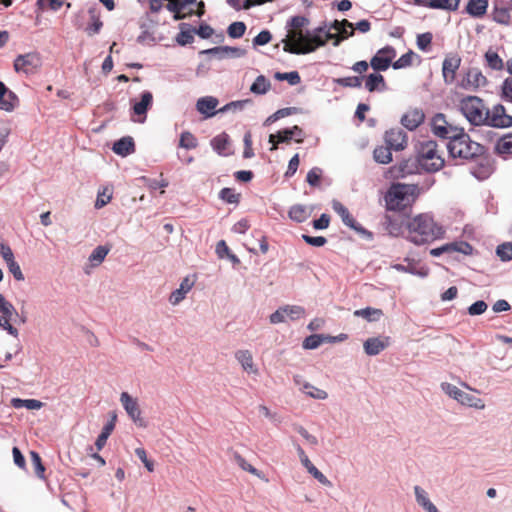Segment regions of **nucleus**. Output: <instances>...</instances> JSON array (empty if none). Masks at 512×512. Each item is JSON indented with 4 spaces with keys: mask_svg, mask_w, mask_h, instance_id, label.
I'll return each instance as SVG.
<instances>
[{
    "mask_svg": "<svg viewBox=\"0 0 512 512\" xmlns=\"http://www.w3.org/2000/svg\"><path fill=\"white\" fill-rule=\"evenodd\" d=\"M88 13H89V16H90V21L91 23H89L85 29V31L87 32V34L89 36H93L95 34H98L100 32V30L102 29L103 27V22L100 18V13L99 11L92 7L88 10Z\"/></svg>",
    "mask_w": 512,
    "mask_h": 512,
    "instance_id": "obj_32",
    "label": "nucleus"
},
{
    "mask_svg": "<svg viewBox=\"0 0 512 512\" xmlns=\"http://www.w3.org/2000/svg\"><path fill=\"white\" fill-rule=\"evenodd\" d=\"M501 98L512 103V77L506 78L501 85Z\"/></svg>",
    "mask_w": 512,
    "mask_h": 512,
    "instance_id": "obj_59",
    "label": "nucleus"
},
{
    "mask_svg": "<svg viewBox=\"0 0 512 512\" xmlns=\"http://www.w3.org/2000/svg\"><path fill=\"white\" fill-rule=\"evenodd\" d=\"M497 255L503 261H509L512 259V243H503L497 247Z\"/></svg>",
    "mask_w": 512,
    "mask_h": 512,
    "instance_id": "obj_60",
    "label": "nucleus"
},
{
    "mask_svg": "<svg viewBox=\"0 0 512 512\" xmlns=\"http://www.w3.org/2000/svg\"><path fill=\"white\" fill-rule=\"evenodd\" d=\"M493 19L498 23L508 24L510 21V13L504 7H496L493 12Z\"/></svg>",
    "mask_w": 512,
    "mask_h": 512,
    "instance_id": "obj_61",
    "label": "nucleus"
},
{
    "mask_svg": "<svg viewBox=\"0 0 512 512\" xmlns=\"http://www.w3.org/2000/svg\"><path fill=\"white\" fill-rule=\"evenodd\" d=\"M333 209L334 211L341 217L343 223L348 226L349 228L359 232V233H366V230L359 225L353 216L350 214L349 210L339 201L333 202Z\"/></svg>",
    "mask_w": 512,
    "mask_h": 512,
    "instance_id": "obj_23",
    "label": "nucleus"
},
{
    "mask_svg": "<svg viewBox=\"0 0 512 512\" xmlns=\"http://www.w3.org/2000/svg\"><path fill=\"white\" fill-rule=\"evenodd\" d=\"M12 405L15 408L26 407L29 410H38V409L42 408L44 404L41 401L36 400V399L23 400V399L15 398L12 400Z\"/></svg>",
    "mask_w": 512,
    "mask_h": 512,
    "instance_id": "obj_45",
    "label": "nucleus"
},
{
    "mask_svg": "<svg viewBox=\"0 0 512 512\" xmlns=\"http://www.w3.org/2000/svg\"><path fill=\"white\" fill-rule=\"evenodd\" d=\"M303 391L306 395H308L309 397H311L313 399L324 400L328 397V394L326 391L319 389L317 387H314L313 385H311L309 383H305L303 385Z\"/></svg>",
    "mask_w": 512,
    "mask_h": 512,
    "instance_id": "obj_48",
    "label": "nucleus"
},
{
    "mask_svg": "<svg viewBox=\"0 0 512 512\" xmlns=\"http://www.w3.org/2000/svg\"><path fill=\"white\" fill-rule=\"evenodd\" d=\"M18 105L19 98L17 95L0 81V109L6 112H12Z\"/></svg>",
    "mask_w": 512,
    "mask_h": 512,
    "instance_id": "obj_21",
    "label": "nucleus"
},
{
    "mask_svg": "<svg viewBox=\"0 0 512 512\" xmlns=\"http://www.w3.org/2000/svg\"><path fill=\"white\" fill-rule=\"evenodd\" d=\"M112 149L118 155L127 156L134 152L135 144L132 137H123L114 143Z\"/></svg>",
    "mask_w": 512,
    "mask_h": 512,
    "instance_id": "obj_31",
    "label": "nucleus"
},
{
    "mask_svg": "<svg viewBox=\"0 0 512 512\" xmlns=\"http://www.w3.org/2000/svg\"><path fill=\"white\" fill-rule=\"evenodd\" d=\"M294 132L302 134V129L295 125L292 128L278 131L276 134H270L269 142L272 144L271 150H276L279 143H289L294 138Z\"/></svg>",
    "mask_w": 512,
    "mask_h": 512,
    "instance_id": "obj_24",
    "label": "nucleus"
},
{
    "mask_svg": "<svg viewBox=\"0 0 512 512\" xmlns=\"http://www.w3.org/2000/svg\"><path fill=\"white\" fill-rule=\"evenodd\" d=\"M42 65V59L38 52H30L19 55L14 61V69L16 72L25 74L35 73Z\"/></svg>",
    "mask_w": 512,
    "mask_h": 512,
    "instance_id": "obj_12",
    "label": "nucleus"
},
{
    "mask_svg": "<svg viewBox=\"0 0 512 512\" xmlns=\"http://www.w3.org/2000/svg\"><path fill=\"white\" fill-rule=\"evenodd\" d=\"M485 126L493 128H509L512 127V116L506 111L502 104H496L491 109L488 108V119Z\"/></svg>",
    "mask_w": 512,
    "mask_h": 512,
    "instance_id": "obj_11",
    "label": "nucleus"
},
{
    "mask_svg": "<svg viewBox=\"0 0 512 512\" xmlns=\"http://www.w3.org/2000/svg\"><path fill=\"white\" fill-rule=\"evenodd\" d=\"M447 150L450 158L457 160V164L476 161L485 154V147L473 141L464 129L448 141Z\"/></svg>",
    "mask_w": 512,
    "mask_h": 512,
    "instance_id": "obj_3",
    "label": "nucleus"
},
{
    "mask_svg": "<svg viewBox=\"0 0 512 512\" xmlns=\"http://www.w3.org/2000/svg\"><path fill=\"white\" fill-rule=\"evenodd\" d=\"M194 285V281H192L189 277H185L178 289L173 291L170 295L169 301L172 305L179 304L186 296V294L192 289Z\"/></svg>",
    "mask_w": 512,
    "mask_h": 512,
    "instance_id": "obj_30",
    "label": "nucleus"
},
{
    "mask_svg": "<svg viewBox=\"0 0 512 512\" xmlns=\"http://www.w3.org/2000/svg\"><path fill=\"white\" fill-rule=\"evenodd\" d=\"M108 189L104 188L102 192H98L97 199L95 202V208L100 209L111 201V193H107Z\"/></svg>",
    "mask_w": 512,
    "mask_h": 512,
    "instance_id": "obj_63",
    "label": "nucleus"
},
{
    "mask_svg": "<svg viewBox=\"0 0 512 512\" xmlns=\"http://www.w3.org/2000/svg\"><path fill=\"white\" fill-rule=\"evenodd\" d=\"M271 87V83L265 76L259 75L250 87V91L254 94H266Z\"/></svg>",
    "mask_w": 512,
    "mask_h": 512,
    "instance_id": "obj_41",
    "label": "nucleus"
},
{
    "mask_svg": "<svg viewBox=\"0 0 512 512\" xmlns=\"http://www.w3.org/2000/svg\"><path fill=\"white\" fill-rule=\"evenodd\" d=\"M313 207H307L302 204L293 205L289 211L288 216L291 220L302 223L305 222L312 214Z\"/></svg>",
    "mask_w": 512,
    "mask_h": 512,
    "instance_id": "obj_29",
    "label": "nucleus"
},
{
    "mask_svg": "<svg viewBox=\"0 0 512 512\" xmlns=\"http://www.w3.org/2000/svg\"><path fill=\"white\" fill-rule=\"evenodd\" d=\"M246 31V25L243 22H233L228 27V35L231 38H240Z\"/></svg>",
    "mask_w": 512,
    "mask_h": 512,
    "instance_id": "obj_57",
    "label": "nucleus"
},
{
    "mask_svg": "<svg viewBox=\"0 0 512 512\" xmlns=\"http://www.w3.org/2000/svg\"><path fill=\"white\" fill-rule=\"evenodd\" d=\"M416 157L420 167L426 172H437L441 170L445 164L442 151L434 140L419 142L416 147Z\"/></svg>",
    "mask_w": 512,
    "mask_h": 512,
    "instance_id": "obj_5",
    "label": "nucleus"
},
{
    "mask_svg": "<svg viewBox=\"0 0 512 512\" xmlns=\"http://www.w3.org/2000/svg\"><path fill=\"white\" fill-rule=\"evenodd\" d=\"M282 308L285 316L289 317L291 320H297L305 315V309L299 305H286Z\"/></svg>",
    "mask_w": 512,
    "mask_h": 512,
    "instance_id": "obj_51",
    "label": "nucleus"
},
{
    "mask_svg": "<svg viewBox=\"0 0 512 512\" xmlns=\"http://www.w3.org/2000/svg\"><path fill=\"white\" fill-rule=\"evenodd\" d=\"M179 146L188 150L195 149L198 146V141L192 133L185 131L180 135Z\"/></svg>",
    "mask_w": 512,
    "mask_h": 512,
    "instance_id": "obj_46",
    "label": "nucleus"
},
{
    "mask_svg": "<svg viewBox=\"0 0 512 512\" xmlns=\"http://www.w3.org/2000/svg\"><path fill=\"white\" fill-rule=\"evenodd\" d=\"M302 239L309 245L315 247H322L327 243V239L323 236H309L306 234L302 235Z\"/></svg>",
    "mask_w": 512,
    "mask_h": 512,
    "instance_id": "obj_64",
    "label": "nucleus"
},
{
    "mask_svg": "<svg viewBox=\"0 0 512 512\" xmlns=\"http://www.w3.org/2000/svg\"><path fill=\"white\" fill-rule=\"evenodd\" d=\"M329 28L338 31L337 34H341L342 32L349 30L354 31L353 23L349 22L347 19H343L341 21L334 20Z\"/></svg>",
    "mask_w": 512,
    "mask_h": 512,
    "instance_id": "obj_58",
    "label": "nucleus"
},
{
    "mask_svg": "<svg viewBox=\"0 0 512 512\" xmlns=\"http://www.w3.org/2000/svg\"><path fill=\"white\" fill-rule=\"evenodd\" d=\"M308 24L309 20L304 16H294L289 20L288 33L283 40L285 52L297 55L308 54L324 46V41L317 35L309 32L304 33L303 29Z\"/></svg>",
    "mask_w": 512,
    "mask_h": 512,
    "instance_id": "obj_1",
    "label": "nucleus"
},
{
    "mask_svg": "<svg viewBox=\"0 0 512 512\" xmlns=\"http://www.w3.org/2000/svg\"><path fill=\"white\" fill-rule=\"evenodd\" d=\"M495 153L501 156L512 155V133L500 137L495 144Z\"/></svg>",
    "mask_w": 512,
    "mask_h": 512,
    "instance_id": "obj_33",
    "label": "nucleus"
},
{
    "mask_svg": "<svg viewBox=\"0 0 512 512\" xmlns=\"http://www.w3.org/2000/svg\"><path fill=\"white\" fill-rule=\"evenodd\" d=\"M433 35L430 32L419 34L417 36V46L422 51H428L431 46Z\"/></svg>",
    "mask_w": 512,
    "mask_h": 512,
    "instance_id": "obj_62",
    "label": "nucleus"
},
{
    "mask_svg": "<svg viewBox=\"0 0 512 512\" xmlns=\"http://www.w3.org/2000/svg\"><path fill=\"white\" fill-rule=\"evenodd\" d=\"M396 56V50L392 46H386L380 50L371 58L370 66L375 71H386L390 65H392V60Z\"/></svg>",
    "mask_w": 512,
    "mask_h": 512,
    "instance_id": "obj_17",
    "label": "nucleus"
},
{
    "mask_svg": "<svg viewBox=\"0 0 512 512\" xmlns=\"http://www.w3.org/2000/svg\"><path fill=\"white\" fill-rule=\"evenodd\" d=\"M219 196L223 201L229 204H237L240 199V194L236 193L232 188H223Z\"/></svg>",
    "mask_w": 512,
    "mask_h": 512,
    "instance_id": "obj_52",
    "label": "nucleus"
},
{
    "mask_svg": "<svg viewBox=\"0 0 512 512\" xmlns=\"http://www.w3.org/2000/svg\"><path fill=\"white\" fill-rule=\"evenodd\" d=\"M313 35H317L322 41H324V45L328 40H333V45L338 46L343 40L352 37L354 35L353 30L344 31L341 34H332L329 31L325 32L324 27H318L314 30Z\"/></svg>",
    "mask_w": 512,
    "mask_h": 512,
    "instance_id": "obj_28",
    "label": "nucleus"
},
{
    "mask_svg": "<svg viewBox=\"0 0 512 512\" xmlns=\"http://www.w3.org/2000/svg\"><path fill=\"white\" fill-rule=\"evenodd\" d=\"M420 189L416 184L394 183L385 194L388 211L401 212L410 208L418 198Z\"/></svg>",
    "mask_w": 512,
    "mask_h": 512,
    "instance_id": "obj_4",
    "label": "nucleus"
},
{
    "mask_svg": "<svg viewBox=\"0 0 512 512\" xmlns=\"http://www.w3.org/2000/svg\"><path fill=\"white\" fill-rule=\"evenodd\" d=\"M336 338H333L332 336H324L319 334H313L305 338L303 341V347L305 349H316L319 347L323 342H331L334 341Z\"/></svg>",
    "mask_w": 512,
    "mask_h": 512,
    "instance_id": "obj_38",
    "label": "nucleus"
},
{
    "mask_svg": "<svg viewBox=\"0 0 512 512\" xmlns=\"http://www.w3.org/2000/svg\"><path fill=\"white\" fill-rule=\"evenodd\" d=\"M120 401L125 411L132 421L139 427L145 428L146 421L142 417V412L136 399L132 398L127 392H122Z\"/></svg>",
    "mask_w": 512,
    "mask_h": 512,
    "instance_id": "obj_14",
    "label": "nucleus"
},
{
    "mask_svg": "<svg viewBox=\"0 0 512 512\" xmlns=\"http://www.w3.org/2000/svg\"><path fill=\"white\" fill-rule=\"evenodd\" d=\"M459 2L460 0H430L428 3V8L456 10L458 8Z\"/></svg>",
    "mask_w": 512,
    "mask_h": 512,
    "instance_id": "obj_43",
    "label": "nucleus"
},
{
    "mask_svg": "<svg viewBox=\"0 0 512 512\" xmlns=\"http://www.w3.org/2000/svg\"><path fill=\"white\" fill-rule=\"evenodd\" d=\"M441 389L445 394H447L449 397L455 399L462 405H466L469 407H473L476 409H484L485 404L484 402L478 398L475 397L472 394L466 393L462 390H460L458 387H456L453 384L444 382L441 384Z\"/></svg>",
    "mask_w": 512,
    "mask_h": 512,
    "instance_id": "obj_7",
    "label": "nucleus"
},
{
    "mask_svg": "<svg viewBox=\"0 0 512 512\" xmlns=\"http://www.w3.org/2000/svg\"><path fill=\"white\" fill-rule=\"evenodd\" d=\"M153 104V95L149 91H144L139 101H135L132 105L131 119L134 122L144 123L147 118V111Z\"/></svg>",
    "mask_w": 512,
    "mask_h": 512,
    "instance_id": "obj_15",
    "label": "nucleus"
},
{
    "mask_svg": "<svg viewBox=\"0 0 512 512\" xmlns=\"http://www.w3.org/2000/svg\"><path fill=\"white\" fill-rule=\"evenodd\" d=\"M109 253V249L106 246H97L89 256V261L92 265H99Z\"/></svg>",
    "mask_w": 512,
    "mask_h": 512,
    "instance_id": "obj_47",
    "label": "nucleus"
},
{
    "mask_svg": "<svg viewBox=\"0 0 512 512\" xmlns=\"http://www.w3.org/2000/svg\"><path fill=\"white\" fill-rule=\"evenodd\" d=\"M416 56L417 55L412 50H409L407 53L403 54L398 60L393 62L392 67L394 69H402L409 67L412 65L413 59Z\"/></svg>",
    "mask_w": 512,
    "mask_h": 512,
    "instance_id": "obj_50",
    "label": "nucleus"
},
{
    "mask_svg": "<svg viewBox=\"0 0 512 512\" xmlns=\"http://www.w3.org/2000/svg\"><path fill=\"white\" fill-rule=\"evenodd\" d=\"M472 246L467 242H452L444 244L440 247L433 248L430 250V254L433 257H438L444 253L451 254L454 252H460L463 254H470Z\"/></svg>",
    "mask_w": 512,
    "mask_h": 512,
    "instance_id": "obj_20",
    "label": "nucleus"
},
{
    "mask_svg": "<svg viewBox=\"0 0 512 512\" xmlns=\"http://www.w3.org/2000/svg\"><path fill=\"white\" fill-rule=\"evenodd\" d=\"M487 0H469L466 10L473 17H481L486 13Z\"/></svg>",
    "mask_w": 512,
    "mask_h": 512,
    "instance_id": "obj_36",
    "label": "nucleus"
},
{
    "mask_svg": "<svg viewBox=\"0 0 512 512\" xmlns=\"http://www.w3.org/2000/svg\"><path fill=\"white\" fill-rule=\"evenodd\" d=\"M420 164L417 157L415 159L408 158L403 159L395 165L391 166L386 172V178L389 179H400L405 178L409 175L418 173Z\"/></svg>",
    "mask_w": 512,
    "mask_h": 512,
    "instance_id": "obj_10",
    "label": "nucleus"
},
{
    "mask_svg": "<svg viewBox=\"0 0 512 512\" xmlns=\"http://www.w3.org/2000/svg\"><path fill=\"white\" fill-rule=\"evenodd\" d=\"M217 105L218 100L211 96L200 98L196 104L197 110L206 116H213Z\"/></svg>",
    "mask_w": 512,
    "mask_h": 512,
    "instance_id": "obj_34",
    "label": "nucleus"
},
{
    "mask_svg": "<svg viewBox=\"0 0 512 512\" xmlns=\"http://www.w3.org/2000/svg\"><path fill=\"white\" fill-rule=\"evenodd\" d=\"M30 459H31V465L34 469L36 476L40 479H44L45 478V475H44L45 468L42 464L41 457L39 456V454L34 451L30 452Z\"/></svg>",
    "mask_w": 512,
    "mask_h": 512,
    "instance_id": "obj_49",
    "label": "nucleus"
},
{
    "mask_svg": "<svg viewBox=\"0 0 512 512\" xmlns=\"http://www.w3.org/2000/svg\"><path fill=\"white\" fill-rule=\"evenodd\" d=\"M485 60L487 66L492 70L500 71L504 68V62L502 58L495 51L488 50L485 53Z\"/></svg>",
    "mask_w": 512,
    "mask_h": 512,
    "instance_id": "obj_42",
    "label": "nucleus"
},
{
    "mask_svg": "<svg viewBox=\"0 0 512 512\" xmlns=\"http://www.w3.org/2000/svg\"><path fill=\"white\" fill-rule=\"evenodd\" d=\"M0 313L2 317L0 319V327L7 331L13 337H18V330L11 324L12 321H16L19 314L15 307L6 298L0 294Z\"/></svg>",
    "mask_w": 512,
    "mask_h": 512,
    "instance_id": "obj_9",
    "label": "nucleus"
},
{
    "mask_svg": "<svg viewBox=\"0 0 512 512\" xmlns=\"http://www.w3.org/2000/svg\"><path fill=\"white\" fill-rule=\"evenodd\" d=\"M431 128L434 135L449 141L457 136L458 133H462V129H464L449 123L442 113H438L432 118Z\"/></svg>",
    "mask_w": 512,
    "mask_h": 512,
    "instance_id": "obj_8",
    "label": "nucleus"
},
{
    "mask_svg": "<svg viewBox=\"0 0 512 512\" xmlns=\"http://www.w3.org/2000/svg\"><path fill=\"white\" fill-rule=\"evenodd\" d=\"M275 78L280 81L286 80L290 85H297L301 81L300 75L297 71L285 73L277 72L275 73Z\"/></svg>",
    "mask_w": 512,
    "mask_h": 512,
    "instance_id": "obj_53",
    "label": "nucleus"
},
{
    "mask_svg": "<svg viewBox=\"0 0 512 512\" xmlns=\"http://www.w3.org/2000/svg\"><path fill=\"white\" fill-rule=\"evenodd\" d=\"M384 141L392 150L402 151L408 145V136L401 128H391L385 132Z\"/></svg>",
    "mask_w": 512,
    "mask_h": 512,
    "instance_id": "obj_18",
    "label": "nucleus"
},
{
    "mask_svg": "<svg viewBox=\"0 0 512 512\" xmlns=\"http://www.w3.org/2000/svg\"><path fill=\"white\" fill-rule=\"evenodd\" d=\"M355 317H361L368 322H376L383 317L384 313L381 309L373 308V307H366L363 309H358L354 311Z\"/></svg>",
    "mask_w": 512,
    "mask_h": 512,
    "instance_id": "obj_35",
    "label": "nucleus"
},
{
    "mask_svg": "<svg viewBox=\"0 0 512 512\" xmlns=\"http://www.w3.org/2000/svg\"><path fill=\"white\" fill-rule=\"evenodd\" d=\"M405 225L404 218L400 215L386 214L382 222L384 231L393 237L401 236L404 233Z\"/></svg>",
    "mask_w": 512,
    "mask_h": 512,
    "instance_id": "obj_19",
    "label": "nucleus"
},
{
    "mask_svg": "<svg viewBox=\"0 0 512 512\" xmlns=\"http://www.w3.org/2000/svg\"><path fill=\"white\" fill-rule=\"evenodd\" d=\"M459 110L473 126H485L488 119V107L478 96H465L459 101Z\"/></svg>",
    "mask_w": 512,
    "mask_h": 512,
    "instance_id": "obj_6",
    "label": "nucleus"
},
{
    "mask_svg": "<svg viewBox=\"0 0 512 512\" xmlns=\"http://www.w3.org/2000/svg\"><path fill=\"white\" fill-rule=\"evenodd\" d=\"M373 158L377 163L389 164L392 162V149L387 145L377 146L373 151Z\"/></svg>",
    "mask_w": 512,
    "mask_h": 512,
    "instance_id": "obj_37",
    "label": "nucleus"
},
{
    "mask_svg": "<svg viewBox=\"0 0 512 512\" xmlns=\"http://www.w3.org/2000/svg\"><path fill=\"white\" fill-rule=\"evenodd\" d=\"M406 238L415 245H424L444 238L445 229L429 214H419L406 222Z\"/></svg>",
    "mask_w": 512,
    "mask_h": 512,
    "instance_id": "obj_2",
    "label": "nucleus"
},
{
    "mask_svg": "<svg viewBox=\"0 0 512 512\" xmlns=\"http://www.w3.org/2000/svg\"><path fill=\"white\" fill-rule=\"evenodd\" d=\"M211 145L217 153L226 155L229 145V136L226 133H221L211 140Z\"/></svg>",
    "mask_w": 512,
    "mask_h": 512,
    "instance_id": "obj_40",
    "label": "nucleus"
},
{
    "mask_svg": "<svg viewBox=\"0 0 512 512\" xmlns=\"http://www.w3.org/2000/svg\"><path fill=\"white\" fill-rule=\"evenodd\" d=\"M235 358L240 363L242 369L248 374L258 375L259 369L254 363L253 355L249 350L242 349L235 352Z\"/></svg>",
    "mask_w": 512,
    "mask_h": 512,
    "instance_id": "obj_25",
    "label": "nucleus"
},
{
    "mask_svg": "<svg viewBox=\"0 0 512 512\" xmlns=\"http://www.w3.org/2000/svg\"><path fill=\"white\" fill-rule=\"evenodd\" d=\"M415 495L417 503L427 512H439L436 506L429 500L427 493L419 486H415Z\"/></svg>",
    "mask_w": 512,
    "mask_h": 512,
    "instance_id": "obj_39",
    "label": "nucleus"
},
{
    "mask_svg": "<svg viewBox=\"0 0 512 512\" xmlns=\"http://www.w3.org/2000/svg\"><path fill=\"white\" fill-rule=\"evenodd\" d=\"M390 344V337H371L368 338L364 344V351L369 356L378 355L380 352L385 350Z\"/></svg>",
    "mask_w": 512,
    "mask_h": 512,
    "instance_id": "obj_22",
    "label": "nucleus"
},
{
    "mask_svg": "<svg viewBox=\"0 0 512 512\" xmlns=\"http://www.w3.org/2000/svg\"><path fill=\"white\" fill-rule=\"evenodd\" d=\"M461 57L457 53H448L442 63V76L445 84H453L456 73L461 65Z\"/></svg>",
    "mask_w": 512,
    "mask_h": 512,
    "instance_id": "obj_16",
    "label": "nucleus"
},
{
    "mask_svg": "<svg viewBox=\"0 0 512 512\" xmlns=\"http://www.w3.org/2000/svg\"><path fill=\"white\" fill-rule=\"evenodd\" d=\"M234 459L237 465L244 471H248L249 473L256 477H262L258 470L254 468L250 463H248L240 454L235 453Z\"/></svg>",
    "mask_w": 512,
    "mask_h": 512,
    "instance_id": "obj_55",
    "label": "nucleus"
},
{
    "mask_svg": "<svg viewBox=\"0 0 512 512\" xmlns=\"http://www.w3.org/2000/svg\"><path fill=\"white\" fill-rule=\"evenodd\" d=\"M376 71L375 73H371L367 76H363V81L365 83V88L369 92H383L387 90V83L384 77Z\"/></svg>",
    "mask_w": 512,
    "mask_h": 512,
    "instance_id": "obj_27",
    "label": "nucleus"
},
{
    "mask_svg": "<svg viewBox=\"0 0 512 512\" xmlns=\"http://www.w3.org/2000/svg\"><path fill=\"white\" fill-rule=\"evenodd\" d=\"M341 87L360 88L363 82V76H348L334 80Z\"/></svg>",
    "mask_w": 512,
    "mask_h": 512,
    "instance_id": "obj_44",
    "label": "nucleus"
},
{
    "mask_svg": "<svg viewBox=\"0 0 512 512\" xmlns=\"http://www.w3.org/2000/svg\"><path fill=\"white\" fill-rule=\"evenodd\" d=\"M488 84L486 76L477 67L468 68L460 81V87L469 90L477 91Z\"/></svg>",
    "mask_w": 512,
    "mask_h": 512,
    "instance_id": "obj_13",
    "label": "nucleus"
},
{
    "mask_svg": "<svg viewBox=\"0 0 512 512\" xmlns=\"http://www.w3.org/2000/svg\"><path fill=\"white\" fill-rule=\"evenodd\" d=\"M301 455H302V463L307 468V470L312 474V476L316 479L323 480L324 476L323 474L311 463V461L308 459V457L305 455L304 451L300 448L299 449Z\"/></svg>",
    "mask_w": 512,
    "mask_h": 512,
    "instance_id": "obj_56",
    "label": "nucleus"
},
{
    "mask_svg": "<svg viewBox=\"0 0 512 512\" xmlns=\"http://www.w3.org/2000/svg\"><path fill=\"white\" fill-rule=\"evenodd\" d=\"M186 26L187 25L185 23H182L180 25L181 31L179 32V34L176 37L177 43L182 45V46L190 44L194 40L193 31H191V30H184V27H186Z\"/></svg>",
    "mask_w": 512,
    "mask_h": 512,
    "instance_id": "obj_54",
    "label": "nucleus"
},
{
    "mask_svg": "<svg viewBox=\"0 0 512 512\" xmlns=\"http://www.w3.org/2000/svg\"><path fill=\"white\" fill-rule=\"evenodd\" d=\"M424 118L425 115L421 109H411L402 116L401 123L405 128L412 131L423 123Z\"/></svg>",
    "mask_w": 512,
    "mask_h": 512,
    "instance_id": "obj_26",
    "label": "nucleus"
}]
</instances>
